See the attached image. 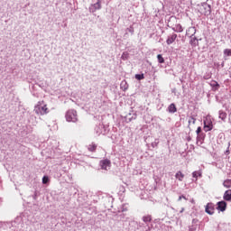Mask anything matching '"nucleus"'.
I'll return each mask as SVG.
<instances>
[{
    "label": "nucleus",
    "mask_w": 231,
    "mask_h": 231,
    "mask_svg": "<svg viewBox=\"0 0 231 231\" xmlns=\"http://www.w3.org/2000/svg\"><path fill=\"white\" fill-rule=\"evenodd\" d=\"M157 59H158L159 64H163V62H165V60L163 59V56H162V54H158Z\"/></svg>",
    "instance_id": "obj_25"
},
{
    "label": "nucleus",
    "mask_w": 231,
    "mask_h": 231,
    "mask_svg": "<svg viewBox=\"0 0 231 231\" xmlns=\"http://www.w3.org/2000/svg\"><path fill=\"white\" fill-rule=\"evenodd\" d=\"M101 8H102V2L98 0L96 4H92L89 6V12H91L92 14H95L97 10H100Z\"/></svg>",
    "instance_id": "obj_4"
},
{
    "label": "nucleus",
    "mask_w": 231,
    "mask_h": 231,
    "mask_svg": "<svg viewBox=\"0 0 231 231\" xmlns=\"http://www.w3.org/2000/svg\"><path fill=\"white\" fill-rule=\"evenodd\" d=\"M183 210H185V208H182L180 212H183Z\"/></svg>",
    "instance_id": "obj_32"
},
{
    "label": "nucleus",
    "mask_w": 231,
    "mask_h": 231,
    "mask_svg": "<svg viewBox=\"0 0 231 231\" xmlns=\"http://www.w3.org/2000/svg\"><path fill=\"white\" fill-rule=\"evenodd\" d=\"M100 167L103 169V171H109L111 169V161L107 159L101 161Z\"/></svg>",
    "instance_id": "obj_5"
},
{
    "label": "nucleus",
    "mask_w": 231,
    "mask_h": 231,
    "mask_svg": "<svg viewBox=\"0 0 231 231\" xmlns=\"http://www.w3.org/2000/svg\"><path fill=\"white\" fill-rule=\"evenodd\" d=\"M212 121L210 120V117H206V120H204V129L205 131H212Z\"/></svg>",
    "instance_id": "obj_6"
},
{
    "label": "nucleus",
    "mask_w": 231,
    "mask_h": 231,
    "mask_svg": "<svg viewBox=\"0 0 231 231\" xmlns=\"http://www.w3.org/2000/svg\"><path fill=\"white\" fill-rule=\"evenodd\" d=\"M218 115V118H220V120H223V122L226 120V112L219 111Z\"/></svg>",
    "instance_id": "obj_18"
},
{
    "label": "nucleus",
    "mask_w": 231,
    "mask_h": 231,
    "mask_svg": "<svg viewBox=\"0 0 231 231\" xmlns=\"http://www.w3.org/2000/svg\"><path fill=\"white\" fill-rule=\"evenodd\" d=\"M223 199L225 201H231V189H227L224 193Z\"/></svg>",
    "instance_id": "obj_13"
},
{
    "label": "nucleus",
    "mask_w": 231,
    "mask_h": 231,
    "mask_svg": "<svg viewBox=\"0 0 231 231\" xmlns=\"http://www.w3.org/2000/svg\"><path fill=\"white\" fill-rule=\"evenodd\" d=\"M122 60H127L129 59V52L124 51L121 56Z\"/></svg>",
    "instance_id": "obj_24"
},
{
    "label": "nucleus",
    "mask_w": 231,
    "mask_h": 231,
    "mask_svg": "<svg viewBox=\"0 0 231 231\" xmlns=\"http://www.w3.org/2000/svg\"><path fill=\"white\" fill-rule=\"evenodd\" d=\"M195 34H196V28L195 27H189L186 31V35H188L189 37H194Z\"/></svg>",
    "instance_id": "obj_11"
},
{
    "label": "nucleus",
    "mask_w": 231,
    "mask_h": 231,
    "mask_svg": "<svg viewBox=\"0 0 231 231\" xmlns=\"http://www.w3.org/2000/svg\"><path fill=\"white\" fill-rule=\"evenodd\" d=\"M223 186H224L226 189H230V188H231V180H230V179H227V180H224Z\"/></svg>",
    "instance_id": "obj_20"
},
{
    "label": "nucleus",
    "mask_w": 231,
    "mask_h": 231,
    "mask_svg": "<svg viewBox=\"0 0 231 231\" xmlns=\"http://www.w3.org/2000/svg\"><path fill=\"white\" fill-rule=\"evenodd\" d=\"M135 79L136 80H143L145 77L143 76V74H136Z\"/></svg>",
    "instance_id": "obj_26"
},
{
    "label": "nucleus",
    "mask_w": 231,
    "mask_h": 231,
    "mask_svg": "<svg viewBox=\"0 0 231 231\" xmlns=\"http://www.w3.org/2000/svg\"><path fill=\"white\" fill-rule=\"evenodd\" d=\"M168 111L169 113H176L177 108H176V105H174V103L171 104L168 107Z\"/></svg>",
    "instance_id": "obj_16"
},
{
    "label": "nucleus",
    "mask_w": 231,
    "mask_h": 231,
    "mask_svg": "<svg viewBox=\"0 0 231 231\" xmlns=\"http://www.w3.org/2000/svg\"><path fill=\"white\" fill-rule=\"evenodd\" d=\"M188 124L189 125H194V124H196V118H194L193 116H189L188 119Z\"/></svg>",
    "instance_id": "obj_22"
},
{
    "label": "nucleus",
    "mask_w": 231,
    "mask_h": 231,
    "mask_svg": "<svg viewBox=\"0 0 231 231\" xmlns=\"http://www.w3.org/2000/svg\"><path fill=\"white\" fill-rule=\"evenodd\" d=\"M202 8H204L206 11L204 12V15H210L211 14V7L208 4H203Z\"/></svg>",
    "instance_id": "obj_10"
},
{
    "label": "nucleus",
    "mask_w": 231,
    "mask_h": 231,
    "mask_svg": "<svg viewBox=\"0 0 231 231\" xmlns=\"http://www.w3.org/2000/svg\"><path fill=\"white\" fill-rule=\"evenodd\" d=\"M190 42L189 44H191V46H196L198 44V38H196V36H190Z\"/></svg>",
    "instance_id": "obj_21"
},
{
    "label": "nucleus",
    "mask_w": 231,
    "mask_h": 231,
    "mask_svg": "<svg viewBox=\"0 0 231 231\" xmlns=\"http://www.w3.org/2000/svg\"><path fill=\"white\" fill-rule=\"evenodd\" d=\"M206 212L207 214H209V216H212V214H214V204L208 203L206 206Z\"/></svg>",
    "instance_id": "obj_9"
},
{
    "label": "nucleus",
    "mask_w": 231,
    "mask_h": 231,
    "mask_svg": "<svg viewBox=\"0 0 231 231\" xmlns=\"http://www.w3.org/2000/svg\"><path fill=\"white\" fill-rule=\"evenodd\" d=\"M95 149H97V145L96 144H90L88 146V151H91L93 152V151H95Z\"/></svg>",
    "instance_id": "obj_29"
},
{
    "label": "nucleus",
    "mask_w": 231,
    "mask_h": 231,
    "mask_svg": "<svg viewBox=\"0 0 231 231\" xmlns=\"http://www.w3.org/2000/svg\"><path fill=\"white\" fill-rule=\"evenodd\" d=\"M176 39H178V34L173 33L168 37L166 43L168 44V46H171V44H172V42H174V41H176Z\"/></svg>",
    "instance_id": "obj_7"
},
{
    "label": "nucleus",
    "mask_w": 231,
    "mask_h": 231,
    "mask_svg": "<svg viewBox=\"0 0 231 231\" xmlns=\"http://www.w3.org/2000/svg\"><path fill=\"white\" fill-rule=\"evenodd\" d=\"M175 178L179 181H183V179L185 178V174H183V172L181 171H177V173L175 174Z\"/></svg>",
    "instance_id": "obj_14"
},
{
    "label": "nucleus",
    "mask_w": 231,
    "mask_h": 231,
    "mask_svg": "<svg viewBox=\"0 0 231 231\" xmlns=\"http://www.w3.org/2000/svg\"><path fill=\"white\" fill-rule=\"evenodd\" d=\"M48 181H50V178H48V176H43V178H42L43 185H46V183H48Z\"/></svg>",
    "instance_id": "obj_28"
},
{
    "label": "nucleus",
    "mask_w": 231,
    "mask_h": 231,
    "mask_svg": "<svg viewBox=\"0 0 231 231\" xmlns=\"http://www.w3.org/2000/svg\"><path fill=\"white\" fill-rule=\"evenodd\" d=\"M209 86H211L213 91H217V89H219V83H217L216 80H212L209 83Z\"/></svg>",
    "instance_id": "obj_12"
},
{
    "label": "nucleus",
    "mask_w": 231,
    "mask_h": 231,
    "mask_svg": "<svg viewBox=\"0 0 231 231\" xmlns=\"http://www.w3.org/2000/svg\"><path fill=\"white\" fill-rule=\"evenodd\" d=\"M65 118L67 122H78L79 121V116L77 115V111L75 109H70L67 111Z\"/></svg>",
    "instance_id": "obj_3"
},
{
    "label": "nucleus",
    "mask_w": 231,
    "mask_h": 231,
    "mask_svg": "<svg viewBox=\"0 0 231 231\" xmlns=\"http://www.w3.org/2000/svg\"><path fill=\"white\" fill-rule=\"evenodd\" d=\"M121 89H123V91H127V89H129V85H127L126 81L121 82Z\"/></svg>",
    "instance_id": "obj_19"
},
{
    "label": "nucleus",
    "mask_w": 231,
    "mask_h": 231,
    "mask_svg": "<svg viewBox=\"0 0 231 231\" xmlns=\"http://www.w3.org/2000/svg\"><path fill=\"white\" fill-rule=\"evenodd\" d=\"M197 134H199L201 133V126H199L196 131Z\"/></svg>",
    "instance_id": "obj_30"
},
{
    "label": "nucleus",
    "mask_w": 231,
    "mask_h": 231,
    "mask_svg": "<svg viewBox=\"0 0 231 231\" xmlns=\"http://www.w3.org/2000/svg\"><path fill=\"white\" fill-rule=\"evenodd\" d=\"M201 171H193L192 172V178H195L196 180H198V176L199 177V178H201Z\"/></svg>",
    "instance_id": "obj_23"
},
{
    "label": "nucleus",
    "mask_w": 231,
    "mask_h": 231,
    "mask_svg": "<svg viewBox=\"0 0 231 231\" xmlns=\"http://www.w3.org/2000/svg\"><path fill=\"white\" fill-rule=\"evenodd\" d=\"M170 27L177 33H181L183 32V26H181V23H178L176 17H171L170 19Z\"/></svg>",
    "instance_id": "obj_2"
},
{
    "label": "nucleus",
    "mask_w": 231,
    "mask_h": 231,
    "mask_svg": "<svg viewBox=\"0 0 231 231\" xmlns=\"http://www.w3.org/2000/svg\"><path fill=\"white\" fill-rule=\"evenodd\" d=\"M35 115L38 116H44V115H48L50 113V109L48 108V105L44 101H39L33 109Z\"/></svg>",
    "instance_id": "obj_1"
},
{
    "label": "nucleus",
    "mask_w": 231,
    "mask_h": 231,
    "mask_svg": "<svg viewBox=\"0 0 231 231\" xmlns=\"http://www.w3.org/2000/svg\"><path fill=\"white\" fill-rule=\"evenodd\" d=\"M228 57H231V49H225L224 50V59L226 60Z\"/></svg>",
    "instance_id": "obj_15"
},
{
    "label": "nucleus",
    "mask_w": 231,
    "mask_h": 231,
    "mask_svg": "<svg viewBox=\"0 0 231 231\" xmlns=\"http://www.w3.org/2000/svg\"><path fill=\"white\" fill-rule=\"evenodd\" d=\"M217 210H220V212H225V210H226V202L225 201L218 202Z\"/></svg>",
    "instance_id": "obj_8"
},
{
    "label": "nucleus",
    "mask_w": 231,
    "mask_h": 231,
    "mask_svg": "<svg viewBox=\"0 0 231 231\" xmlns=\"http://www.w3.org/2000/svg\"><path fill=\"white\" fill-rule=\"evenodd\" d=\"M158 143H160V142L158 141V139H155V141L151 143L152 149L158 147Z\"/></svg>",
    "instance_id": "obj_27"
},
{
    "label": "nucleus",
    "mask_w": 231,
    "mask_h": 231,
    "mask_svg": "<svg viewBox=\"0 0 231 231\" xmlns=\"http://www.w3.org/2000/svg\"><path fill=\"white\" fill-rule=\"evenodd\" d=\"M143 223H151L152 221V217L151 215H146L143 217Z\"/></svg>",
    "instance_id": "obj_17"
},
{
    "label": "nucleus",
    "mask_w": 231,
    "mask_h": 231,
    "mask_svg": "<svg viewBox=\"0 0 231 231\" xmlns=\"http://www.w3.org/2000/svg\"><path fill=\"white\" fill-rule=\"evenodd\" d=\"M181 199H187V198H185V196H180L179 197V201H181Z\"/></svg>",
    "instance_id": "obj_31"
}]
</instances>
